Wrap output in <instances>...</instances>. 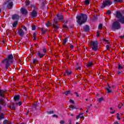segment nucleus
<instances>
[{"mask_svg": "<svg viewBox=\"0 0 124 124\" xmlns=\"http://www.w3.org/2000/svg\"><path fill=\"white\" fill-rule=\"evenodd\" d=\"M77 22L79 25L81 26L82 24H84L87 22L88 20V16L86 14H80L76 16Z\"/></svg>", "mask_w": 124, "mask_h": 124, "instance_id": "obj_1", "label": "nucleus"}, {"mask_svg": "<svg viewBox=\"0 0 124 124\" xmlns=\"http://www.w3.org/2000/svg\"><path fill=\"white\" fill-rule=\"evenodd\" d=\"M13 58H14L13 55L10 54L8 56V57L6 59L1 61L2 63L5 65L6 68H8L9 67V65L13 62Z\"/></svg>", "mask_w": 124, "mask_h": 124, "instance_id": "obj_2", "label": "nucleus"}, {"mask_svg": "<svg viewBox=\"0 0 124 124\" xmlns=\"http://www.w3.org/2000/svg\"><path fill=\"white\" fill-rule=\"evenodd\" d=\"M90 45L93 51H98V42L97 41H92L90 42Z\"/></svg>", "mask_w": 124, "mask_h": 124, "instance_id": "obj_3", "label": "nucleus"}, {"mask_svg": "<svg viewBox=\"0 0 124 124\" xmlns=\"http://www.w3.org/2000/svg\"><path fill=\"white\" fill-rule=\"evenodd\" d=\"M111 29L113 31H117L121 29V24L118 21H115L112 23Z\"/></svg>", "mask_w": 124, "mask_h": 124, "instance_id": "obj_4", "label": "nucleus"}, {"mask_svg": "<svg viewBox=\"0 0 124 124\" xmlns=\"http://www.w3.org/2000/svg\"><path fill=\"white\" fill-rule=\"evenodd\" d=\"M116 17L118 18L119 22L121 24H124V16L120 12H116Z\"/></svg>", "mask_w": 124, "mask_h": 124, "instance_id": "obj_5", "label": "nucleus"}, {"mask_svg": "<svg viewBox=\"0 0 124 124\" xmlns=\"http://www.w3.org/2000/svg\"><path fill=\"white\" fill-rule=\"evenodd\" d=\"M112 4V1L110 0H106L103 2L101 6V8H105L106 6H109Z\"/></svg>", "mask_w": 124, "mask_h": 124, "instance_id": "obj_6", "label": "nucleus"}, {"mask_svg": "<svg viewBox=\"0 0 124 124\" xmlns=\"http://www.w3.org/2000/svg\"><path fill=\"white\" fill-rule=\"evenodd\" d=\"M46 48H44L43 49V52H44V53H41V52H38L37 53V55L38 56V57L39 58H43V57H44V56H45V53H46Z\"/></svg>", "mask_w": 124, "mask_h": 124, "instance_id": "obj_7", "label": "nucleus"}, {"mask_svg": "<svg viewBox=\"0 0 124 124\" xmlns=\"http://www.w3.org/2000/svg\"><path fill=\"white\" fill-rule=\"evenodd\" d=\"M57 23H58V20H57V19L55 18L54 19V21H53V23L52 24L53 27L54 28V29H55V30H58V29H59V26L58 25H57Z\"/></svg>", "mask_w": 124, "mask_h": 124, "instance_id": "obj_8", "label": "nucleus"}, {"mask_svg": "<svg viewBox=\"0 0 124 124\" xmlns=\"http://www.w3.org/2000/svg\"><path fill=\"white\" fill-rule=\"evenodd\" d=\"M20 11L23 15H27L28 14V11L24 8H22Z\"/></svg>", "mask_w": 124, "mask_h": 124, "instance_id": "obj_9", "label": "nucleus"}, {"mask_svg": "<svg viewBox=\"0 0 124 124\" xmlns=\"http://www.w3.org/2000/svg\"><path fill=\"white\" fill-rule=\"evenodd\" d=\"M36 16H37V12L35 10H33L31 13V17H32V18H34L35 17H36Z\"/></svg>", "mask_w": 124, "mask_h": 124, "instance_id": "obj_10", "label": "nucleus"}, {"mask_svg": "<svg viewBox=\"0 0 124 124\" xmlns=\"http://www.w3.org/2000/svg\"><path fill=\"white\" fill-rule=\"evenodd\" d=\"M106 90H107L106 93H112V90H111V87L109 86V84H108V87L106 88Z\"/></svg>", "mask_w": 124, "mask_h": 124, "instance_id": "obj_11", "label": "nucleus"}, {"mask_svg": "<svg viewBox=\"0 0 124 124\" xmlns=\"http://www.w3.org/2000/svg\"><path fill=\"white\" fill-rule=\"evenodd\" d=\"M13 6V2L11 1H9L7 5L8 8H9V9H11Z\"/></svg>", "mask_w": 124, "mask_h": 124, "instance_id": "obj_12", "label": "nucleus"}, {"mask_svg": "<svg viewBox=\"0 0 124 124\" xmlns=\"http://www.w3.org/2000/svg\"><path fill=\"white\" fill-rule=\"evenodd\" d=\"M79 118L84 119V113H80L78 116H77L76 117L77 120H78Z\"/></svg>", "mask_w": 124, "mask_h": 124, "instance_id": "obj_13", "label": "nucleus"}, {"mask_svg": "<svg viewBox=\"0 0 124 124\" xmlns=\"http://www.w3.org/2000/svg\"><path fill=\"white\" fill-rule=\"evenodd\" d=\"M12 18L13 20H18L20 19V16L17 15H14V16H13Z\"/></svg>", "mask_w": 124, "mask_h": 124, "instance_id": "obj_14", "label": "nucleus"}, {"mask_svg": "<svg viewBox=\"0 0 124 124\" xmlns=\"http://www.w3.org/2000/svg\"><path fill=\"white\" fill-rule=\"evenodd\" d=\"M18 33L20 36H23V35L25 34V32H24V31H23V30L20 29L18 31Z\"/></svg>", "mask_w": 124, "mask_h": 124, "instance_id": "obj_15", "label": "nucleus"}, {"mask_svg": "<svg viewBox=\"0 0 124 124\" xmlns=\"http://www.w3.org/2000/svg\"><path fill=\"white\" fill-rule=\"evenodd\" d=\"M6 91H3V90H0V96L1 97H4V93H5Z\"/></svg>", "mask_w": 124, "mask_h": 124, "instance_id": "obj_16", "label": "nucleus"}, {"mask_svg": "<svg viewBox=\"0 0 124 124\" xmlns=\"http://www.w3.org/2000/svg\"><path fill=\"white\" fill-rule=\"evenodd\" d=\"M0 104L1 105H3V106H5L6 104H5V101L4 100L2 99H0Z\"/></svg>", "mask_w": 124, "mask_h": 124, "instance_id": "obj_17", "label": "nucleus"}, {"mask_svg": "<svg viewBox=\"0 0 124 124\" xmlns=\"http://www.w3.org/2000/svg\"><path fill=\"white\" fill-rule=\"evenodd\" d=\"M57 17L60 21H62V20L63 19V16L62 15H57Z\"/></svg>", "mask_w": 124, "mask_h": 124, "instance_id": "obj_18", "label": "nucleus"}, {"mask_svg": "<svg viewBox=\"0 0 124 124\" xmlns=\"http://www.w3.org/2000/svg\"><path fill=\"white\" fill-rule=\"evenodd\" d=\"M83 30L85 31H88L90 30V27L88 25H86L84 26Z\"/></svg>", "mask_w": 124, "mask_h": 124, "instance_id": "obj_19", "label": "nucleus"}, {"mask_svg": "<svg viewBox=\"0 0 124 124\" xmlns=\"http://www.w3.org/2000/svg\"><path fill=\"white\" fill-rule=\"evenodd\" d=\"M17 25H18V21H16L12 24L13 28H16L17 27Z\"/></svg>", "mask_w": 124, "mask_h": 124, "instance_id": "obj_20", "label": "nucleus"}, {"mask_svg": "<svg viewBox=\"0 0 124 124\" xmlns=\"http://www.w3.org/2000/svg\"><path fill=\"white\" fill-rule=\"evenodd\" d=\"M71 74V71H69L68 70H66L65 73H64V75L69 76Z\"/></svg>", "mask_w": 124, "mask_h": 124, "instance_id": "obj_21", "label": "nucleus"}, {"mask_svg": "<svg viewBox=\"0 0 124 124\" xmlns=\"http://www.w3.org/2000/svg\"><path fill=\"white\" fill-rule=\"evenodd\" d=\"M14 100L15 101H17V100H19L20 98V96L19 95H16L14 97Z\"/></svg>", "mask_w": 124, "mask_h": 124, "instance_id": "obj_22", "label": "nucleus"}, {"mask_svg": "<svg viewBox=\"0 0 124 124\" xmlns=\"http://www.w3.org/2000/svg\"><path fill=\"white\" fill-rule=\"evenodd\" d=\"M124 2V0H114V2L115 3H117V2H120V3H122Z\"/></svg>", "mask_w": 124, "mask_h": 124, "instance_id": "obj_23", "label": "nucleus"}, {"mask_svg": "<svg viewBox=\"0 0 124 124\" xmlns=\"http://www.w3.org/2000/svg\"><path fill=\"white\" fill-rule=\"evenodd\" d=\"M93 65V63L92 62H90L87 64V67H92Z\"/></svg>", "mask_w": 124, "mask_h": 124, "instance_id": "obj_24", "label": "nucleus"}, {"mask_svg": "<svg viewBox=\"0 0 124 124\" xmlns=\"http://www.w3.org/2000/svg\"><path fill=\"white\" fill-rule=\"evenodd\" d=\"M118 68V69H123V68H124V66L121 64V63H119Z\"/></svg>", "mask_w": 124, "mask_h": 124, "instance_id": "obj_25", "label": "nucleus"}, {"mask_svg": "<svg viewBox=\"0 0 124 124\" xmlns=\"http://www.w3.org/2000/svg\"><path fill=\"white\" fill-rule=\"evenodd\" d=\"M70 93H71V91H66V92H64L63 93H64V94H65V95H67L68 94H70Z\"/></svg>", "mask_w": 124, "mask_h": 124, "instance_id": "obj_26", "label": "nucleus"}, {"mask_svg": "<svg viewBox=\"0 0 124 124\" xmlns=\"http://www.w3.org/2000/svg\"><path fill=\"white\" fill-rule=\"evenodd\" d=\"M3 124H11V123H8V121L7 120H5L3 122Z\"/></svg>", "mask_w": 124, "mask_h": 124, "instance_id": "obj_27", "label": "nucleus"}, {"mask_svg": "<svg viewBox=\"0 0 124 124\" xmlns=\"http://www.w3.org/2000/svg\"><path fill=\"white\" fill-rule=\"evenodd\" d=\"M84 2H85V4H86V5H88L90 4V0H85Z\"/></svg>", "mask_w": 124, "mask_h": 124, "instance_id": "obj_28", "label": "nucleus"}, {"mask_svg": "<svg viewBox=\"0 0 124 124\" xmlns=\"http://www.w3.org/2000/svg\"><path fill=\"white\" fill-rule=\"evenodd\" d=\"M33 38L34 40H36V33L35 32L33 33Z\"/></svg>", "mask_w": 124, "mask_h": 124, "instance_id": "obj_29", "label": "nucleus"}, {"mask_svg": "<svg viewBox=\"0 0 124 124\" xmlns=\"http://www.w3.org/2000/svg\"><path fill=\"white\" fill-rule=\"evenodd\" d=\"M2 119H4V116H3V113H1L0 115V120H2Z\"/></svg>", "mask_w": 124, "mask_h": 124, "instance_id": "obj_30", "label": "nucleus"}, {"mask_svg": "<svg viewBox=\"0 0 124 124\" xmlns=\"http://www.w3.org/2000/svg\"><path fill=\"white\" fill-rule=\"evenodd\" d=\"M98 102H101V101H103V98L101 97V98H98Z\"/></svg>", "mask_w": 124, "mask_h": 124, "instance_id": "obj_31", "label": "nucleus"}, {"mask_svg": "<svg viewBox=\"0 0 124 124\" xmlns=\"http://www.w3.org/2000/svg\"><path fill=\"white\" fill-rule=\"evenodd\" d=\"M16 105H18L19 106H21V105H22V102H19L18 103H16Z\"/></svg>", "mask_w": 124, "mask_h": 124, "instance_id": "obj_32", "label": "nucleus"}, {"mask_svg": "<svg viewBox=\"0 0 124 124\" xmlns=\"http://www.w3.org/2000/svg\"><path fill=\"white\" fill-rule=\"evenodd\" d=\"M70 108L72 109H77L76 106H71Z\"/></svg>", "mask_w": 124, "mask_h": 124, "instance_id": "obj_33", "label": "nucleus"}, {"mask_svg": "<svg viewBox=\"0 0 124 124\" xmlns=\"http://www.w3.org/2000/svg\"><path fill=\"white\" fill-rule=\"evenodd\" d=\"M16 108V107L15 106V104H14L13 105V107H12V109H13V110H15Z\"/></svg>", "mask_w": 124, "mask_h": 124, "instance_id": "obj_34", "label": "nucleus"}, {"mask_svg": "<svg viewBox=\"0 0 124 124\" xmlns=\"http://www.w3.org/2000/svg\"><path fill=\"white\" fill-rule=\"evenodd\" d=\"M117 118L118 120H121V118H120V114L117 113Z\"/></svg>", "mask_w": 124, "mask_h": 124, "instance_id": "obj_35", "label": "nucleus"}, {"mask_svg": "<svg viewBox=\"0 0 124 124\" xmlns=\"http://www.w3.org/2000/svg\"><path fill=\"white\" fill-rule=\"evenodd\" d=\"M122 73H123V71H118V72H117V74L118 75H120V74H122Z\"/></svg>", "mask_w": 124, "mask_h": 124, "instance_id": "obj_36", "label": "nucleus"}, {"mask_svg": "<svg viewBox=\"0 0 124 124\" xmlns=\"http://www.w3.org/2000/svg\"><path fill=\"white\" fill-rule=\"evenodd\" d=\"M107 14H108V15H110V14H111V11L108 10V11L107 12Z\"/></svg>", "mask_w": 124, "mask_h": 124, "instance_id": "obj_37", "label": "nucleus"}, {"mask_svg": "<svg viewBox=\"0 0 124 124\" xmlns=\"http://www.w3.org/2000/svg\"><path fill=\"white\" fill-rule=\"evenodd\" d=\"M32 31H35V25H33L32 26Z\"/></svg>", "mask_w": 124, "mask_h": 124, "instance_id": "obj_38", "label": "nucleus"}, {"mask_svg": "<svg viewBox=\"0 0 124 124\" xmlns=\"http://www.w3.org/2000/svg\"><path fill=\"white\" fill-rule=\"evenodd\" d=\"M67 41V40L66 39V38H65L63 41V44H65V43H66V42Z\"/></svg>", "mask_w": 124, "mask_h": 124, "instance_id": "obj_39", "label": "nucleus"}, {"mask_svg": "<svg viewBox=\"0 0 124 124\" xmlns=\"http://www.w3.org/2000/svg\"><path fill=\"white\" fill-rule=\"evenodd\" d=\"M37 62V60L36 59L33 60V63H36Z\"/></svg>", "mask_w": 124, "mask_h": 124, "instance_id": "obj_40", "label": "nucleus"}, {"mask_svg": "<svg viewBox=\"0 0 124 124\" xmlns=\"http://www.w3.org/2000/svg\"><path fill=\"white\" fill-rule=\"evenodd\" d=\"M22 29H23V30H25V31H27V28H26V27H25V26H22Z\"/></svg>", "mask_w": 124, "mask_h": 124, "instance_id": "obj_41", "label": "nucleus"}, {"mask_svg": "<svg viewBox=\"0 0 124 124\" xmlns=\"http://www.w3.org/2000/svg\"><path fill=\"white\" fill-rule=\"evenodd\" d=\"M60 124H64V121H63L62 120L60 121Z\"/></svg>", "mask_w": 124, "mask_h": 124, "instance_id": "obj_42", "label": "nucleus"}, {"mask_svg": "<svg viewBox=\"0 0 124 124\" xmlns=\"http://www.w3.org/2000/svg\"><path fill=\"white\" fill-rule=\"evenodd\" d=\"M31 2H30V1H27L26 3V5L27 6V5H29V4H30Z\"/></svg>", "mask_w": 124, "mask_h": 124, "instance_id": "obj_43", "label": "nucleus"}, {"mask_svg": "<svg viewBox=\"0 0 124 124\" xmlns=\"http://www.w3.org/2000/svg\"><path fill=\"white\" fill-rule=\"evenodd\" d=\"M69 102L72 103V104H74V101H73V100H70Z\"/></svg>", "mask_w": 124, "mask_h": 124, "instance_id": "obj_44", "label": "nucleus"}, {"mask_svg": "<svg viewBox=\"0 0 124 124\" xmlns=\"http://www.w3.org/2000/svg\"><path fill=\"white\" fill-rule=\"evenodd\" d=\"M98 28L99 29H102V24H100L99 26H98Z\"/></svg>", "mask_w": 124, "mask_h": 124, "instance_id": "obj_45", "label": "nucleus"}, {"mask_svg": "<svg viewBox=\"0 0 124 124\" xmlns=\"http://www.w3.org/2000/svg\"><path fill=\"white\" fill-rule=\"evenodd\" d=\"M50 26V22H47V23L46 24V26L48 28Z\"/></svg>", "mask_w": 124, "mask_h": 124, "instance_id": "obj_46", "label": "nucleus"}, {"mask_svg": "<svg viewBox=\"0 0 124 124\" xmlns=\"http://www.w3.org/2000/svg\"><path fill=\"white\" fill-rule=\"evenodd\" d=\"M106 47L107 50H109V48H110V46L109 45H107Z\"/></svg>", "mask_w": 124, "mask_h": 124, "instance_id": "obj_47", "label": "nucleus"}, {"mask_svg": "<svg viewBox=\"0 0 124 124\" xmlns=\"http://www.w3.org/2000/svg\"><path fill=\"white\" fill-rule=\"evenodd\" d=\"M75 94L77 95V97H79V95L78 94V93H77V92H75Z\"/></svg>", "mask_w": 124, "mask_h": 124, "instance_id": "obj_48", "label": "nucleus"}, {"mask_svg": "<svg viewBox=\"0 0 124 124\" xmlns=\"http://www.w3.org/2000/svg\"><path fill=\"white\" fill-rule=\"evenodd\" d=\"M104 41H105L106 42H107V44H109V42H108V40H106V39H104Z\"/></svg>", "mask_w": 124, "mask_h": 124, "instance_id": "obj_49", "label": "nucleus"}, {"mask_svg": "<svg viewBox=\"0 0 124 124\" xmlns=\"http://www.w3.org/2000/svg\"><path fill=\"white\" fill-rule=\"evenodd\" d=\"M76 69L77 70H80V69H81V67H77Z\"/></svg>", "mask_w": 124, "mask_h": 124, "instance_id": "obj_50", "label": "nucleus"}, {"mask_svg": "<svg viewBox=\"0 0 124 124\" xmlns=\"http://www.w3.org/2000/svg\"><path fill=\"white\" fill-rule=\"evenodd\" d=\"M52 117H55V118H58V115H56V114H54L52 115Z\"/></svg>", "mask_w": 124, "mask_h": 124, "instance_id": "obj_51", "label": "nucleus"}, {"mask_svg": "<svg viewBox=\"0 0 124 124\" xmlns=\"http://www.w3.org/2000/svg\"><path fill=\"white\" fill-rule=\"evenodd\" d=\"M54 113V111H50L48 112V114H53Z\"/></svg>", "mask_w": 124, "mask_h": 124, "instance_id": "obj_52", "label": "nucleus"}, {"mask_svg": "<svg viewBox=\"0 0 124 124\" xmlns=\"http://www.w3.org/2000/svg\"><path fill=\"white\" fill-rule=\"evenodd\" d=\"M74 47V46H73V45H71L70 46V48H71V49H73Z\"/></svg>", "mask_w": 124, "mask_h": 124, "instance_id": "obj_53", "label": "nucleus"}, {"mask_svg": "<svg viewBox=\"0 0 124 124\" xmlns=\"http://www.w3.org/2000/svg\"><path fill=\"white\" fill-rule=\"evenodd\" d=\"M120 38H122V39H124V35L120 36Z\"/></svg>", "mask_w": 124, "mask_h": 124, "instance_id": "obj_54", "label": "nucleus"}, {"mask_svg": "<svg viewBox=\"0 0 124 124\" xmlns=\"http://www.w3.org/2000/svg\"><path fill=\"white\" fill-rule=\"evenodd\" d=\"M63 27L64 28H65V29H67V26H66V25H63Z\"/></svg>", "mask_w": 124, "mask_h": 124, "instance_id": "obj_55", "label": "nucleus"}, {"mask_svg": "<svg viewBox=\"0 0 124 124\" xmlns=\"http://www.w3.org/2000/svg\"><path fill=\"white\" fill-rule=\"evenodd\" d=\"M46 33V31H43L42 32V33L45 34Z\"/></svg>", "mask_w": 124, "mask_h": 124, "instance_id": "obj_56", "label": "nucleus"}, {"mask_svg": "<svg viewBox=\"0 0 124 124\" xmlns=\"http://www.w3.org/2000/svg\"><path fill=\"white\" fill-rule=\"evenodd\" d=\"M115 113V110H113V111H111L110 114H114Z\"/></svg>", "mask_w": 124, "mask_h": 124, "instance_id": "obj_57", "label": "nucleus"}, {"mask_svg": "<svg viewBox=\"0 0 124 124\" xmlns=\"http://www.w3.org/2000/svg\"><path fill=\"white\" fill-rule=\"evenodd\" d=\"M2 109V108L1 107V106H0V111H1Z\"/></svg>", "mask_w": 124, "mask_h": 124, "instance_id": "obj_58", "label": "nucleus"}, {"mask_svg": "<svg viewBox=\"0 0 124 124\" xmlns=\"http://www.w3.org/2000/svg\"><path fill=\"white\" fill-rule=\"evenodd\" d=\"M114 124H119V122H118V121H116L114 123Z\"/></svg>", "mask_w": 124, "mask_h": 124, "instance_id": "obj_59", "label": "nucleus"}, {"mask_svg": "<svg viewBox=\"0 0 124 124\" xmlns=\"http://www.w3.org/2000/svg\"><path fill=\"white\" fill-rule=\"evenodd\" d=\"M97 36H99V33L98 32H97Z\"/></svg>", "mask_w": 124, "mask_h": 124, "instance_id": "obj_60", "label": "nucleus"}, {"mask_svg": "<svg viewBox=\"0 0 124 124\" xmlns=\"http://www.w3.org/2000/svg\"><path fill=\"white\" fill-rule=\"evenodd\" d=\"M69 124H71V120H70L69 121Z\"/></svg>", "mask_w": 124, "mask_h": 124, "instance_id": "obj_61", "label": "nucleus"}, {"mask_svg": "<svg viewBox=\"0 0 124 124\" xmlns=\"http://www.w3.org/2000/svg\"><path fill=\"white\" fill-rule=\"evenodd\" d=\"M8 107L9 108H12V107L11 106H9Z\"/></svg>", "mask_w": 124, "mask_h": 124, "instance_id": "obj_62", "label": "nucleus"}, {"mask_svg": "<svg viewBox=\"0 0 124 124\" xmlns=\"http://www.w3.org/2000/svg\"><path fill=\"white\" fill-rule=\"evenodd\" d=\"M110 110H113V108H110Z\"/></svg>", "mask_w": 124, "mask_h": 124, "instance_id": "obj_63", "label": "nucleus"}, {"mask_svg": "<svg viewBox=\"0 0 124 124\" xmlns=\"http://www.w3.org/2000/svg\"><path fill=\"white\" fill-rule=\"evenodd\" d=\"M44 31V28H42V31Z\"/></svg>", "mask_w": 124, "mask_h": 124, "instance_id": "obj_64", "label": "nucleus"}]
</instances>
